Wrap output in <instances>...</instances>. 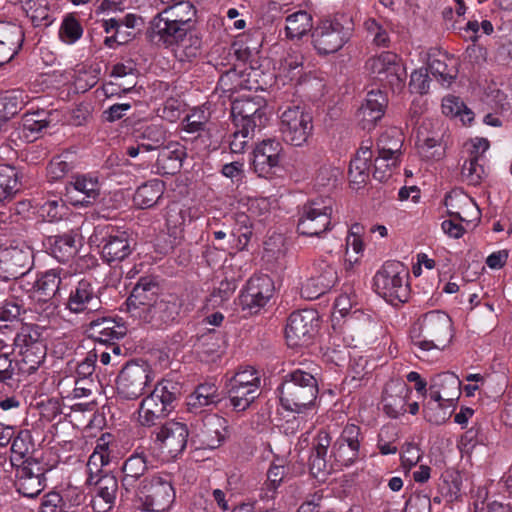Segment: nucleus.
I'll use <instances>...</instances> for the list:
<instances>
[{
    "instance_id": "f257e3e1",
    "label": "nucleus",
    "mask_w": 512,
    "mask_h": 512,
    "mask_svg": "<svg viewBox=\"0 0 512 512\" xmlns=\"http://www.w3.org/2000/svg\"><path fill=\"white\" fill-rule=\"evenodd\" d=\"M163 5L164 8L149 22L147 36L152 43L170 48L193 30L197 10L189 0L163 3Z\"/></svg>"
},
{
    "instance_id": "f03ea898",
    "label": "nucleus",
    "mask_w": 512,
    "mask_h": 512,
    "mask_svg": "<svg viewBox=\"0 0 512 512\" xmlns=\"http://www.w3.org/2000/svg\"><path fill=\"white\" fill-rule=\"evenodd\" d=\"M182 393L181 385L173 380L158 382L138 408V422L143 427L157 425L175 409Z\"/></svg>"
},
{
    "instance_id": "7ed1b4c3",
    "label": "nucleus",
    "mask_w": 512,
    "mask_h": 512,
    "mask_svg": "<svg viewBox=\"0 0 512 512\" xmlns=\"http://www.w3.org/2000/svg\"><path fill=\"white\" fill-rule=\"evenodd\" d=\"M461 381L449 372L435 376L429 387V401L424 405L425 419L436 425L446 422L450 414L447 408L454 406L461 395Z\"/></svg>"
},
{
    "instance_id": "20e7f679",
    "label": "nucleus",
    "mask_w": 512,
    "mask_h": 512,
    "mask_svg": "<svg viewBox=\"0 0 512 512\" xmlns=\"http://www.w3.org/2000/svg\"><path fill=\"white\" fill-rule=\"evenodd\" d=\"M279 392L280 402L285 410L303 413L314 405L318 395V383L312 374L298 369L285 377Z\"/></svg>"
},
{
    "instance_id": "39448f33",
    "label": "nucleus",
    "mask_w": 512,
    "mask_h": 512,
    "mask_svg": "<svg viewBox=\"0 0 512 512\" xmlns=\"http://www.w3.org/2000/svg\"><path fill=\"white\" fill-rule=\"evenodd\" d=\"M354 23L347 14H335L321 20L312 31V44L319 55L339 51L352 37Z\"/></svg>"
},
{
    "instance_id": "423d86ee",
    "label": "nucleus",
    "mask_w": 512,
    "mask_h": 512,
    "mask_svg": "<svg viewBox=\"0 0 512 512\" xmlns=\"http://www.w3.org/2000/svg\"><path fill=\"white\" fill-rule=\"evenodd\" d=\"M409 272L399 261H387L373 278L375 292L388 303L397 306L408 301L410 286Z\"/></svg>"
},
{
    "instance_id": "0eeeda50",
    "label": "nucleus",
    "mask_w": 512,
    "mask_h": 512,
    "mask_svg": "<svg viewBox=\"0 0 512 512\" xmlns=\"http://www.w3.org/2000/svg\"><path fill=\"white\" fill-rule=\"evenodd\" d=\"M452 339V321L442 311H430L419 322V334L412 335L413 345L425 353L433 349L441 350Z\"/></svg>"
},
{
    "instance_id": "6e6552de",
    "label": "nucleus",
    "mask_w": 512,
    "mask_h": 512,
    "mask_svg": "<svg viewBox=\"0 0 512 512\" xmlns=\"http://www.w3.org/2000/svg\"><path fill=\"white\" fill-rule=\"evenodd\" d=\"M154 376V371L147 362H127L116 379L118 398L129 401L139 399L151 387Z\"/></svg>"
},
{
    "instance_id": "1a4fd4ad",
    "label": "nucleus",
    "mask_w": 512,
    "mask_h": 512,
    "mask_svg": "<svg viewBox=\"0 0 512 512\" xmlns=\"http://www.w3.org/2000/svg\"><path fill=\"white\" fill-rule=\"evenodd\" d=\"M333 200L316 198L305 203L299 210L297 231L309 237H320L332 229Z\"/></svg>"
},
{
    "instance_id": "9d476101",
    "label": "nucleus",
    "mask_w": 512,
    "mask_h": 512,
    "mask_svg": "<svg viewBox=\"0 0 512 512\" xmlns=\"http://www.w3.org/2000/svg\"><path fill=\"white\" fill-rule=\"evenodd\" d=\"M366 70L378 81L389 86L393 92H400L405 86L407 72L398 55L386 51L369 58Z\"/></svg>"
},
{
    "instance_id": "9b49d317",
    "label": "nucleus",
    "mask_w": 512,
    "mask_h": 512,
    "mask_svg": "<svg viewBox=\"0 0 512 512\" xmlns=\"http://www.w3.org/2000/svg\"><path fill=\"white\" fill-rule=\"evenodd\" d=\"M12 467L15 470L14 486L19 494L35 498L46 488V474L50 468L38 459L26 458Z\"/></svg>"
},
{
    "instance_id": "f8f14e48",
    "label": "nucleus",
    "mask_w": 512,
    "mask_h": 512,
    "mask_svg": "<svg viewBox=\"0 0 512 512\" xmlns=\"http://www.w3.org/2000/svg\"><path fill=\"white\" fill-rule=\"evenodd\" d=\"M227 434L226 420L217 414H205L190 423V442L196 448L215 449Z\"/></svg>"
},
{
    "instance_id": "ddd939ff",
    "label": "nucleus",
    "mask_w": 512,
    "mask_h": 512,
    "mask_svg": "<svg viewBox=\"0 0 512 512\" xmlns=\"http://www.w3.org/2000/svg\"><path fill=\"white\" fill-rule=\"evenodd\" d=\"M174 500L175 491L170 481L154 475L137 491L134 502H139L147 512H166Z\"/></svg>"
},
{
    "instance_id": "4468645a",
    "label": "nucleus",
    "mask_w": 512,
    "mask_h": 512,
    "mask_svg": "<svg viewBox=\"0 0 512 512\" xmlns=\"http://www.w3.org/2000/svg\"><path fill=\"white\" fill-rule=\"evenodd\" d=\"M364 435L361 428L355 424H347L339 437L333 443L330 458L338 468L350 467L365 458L361 450Z\"/></svg>"
},
{
    "instance_id": "2eb2a0df",
    "label": "nucleus",
    "mask_w": 512,
    "mask_h": 512,
    "mask_svg": "<svg viewBox=\"0 0 512 512\" xmlns=\"http://www.w3.org/2000/svg\"><path fill=\"white\" fill-rule=\"evenodd\" d=\"M312 130V116L303 107L289 106L282 113L280 132L284 142L301 147L307 143Z\"/></svg>"
},
{
    "instance_id": "dca6fc26",
    "label": "nucleus",
    "mask_w": 512,
    "mask_h": 512,
    "mask_svg": "<svg viewBox=\"0 0 512 512\" xmlns=\"http://www.w3.org/2000/svg\"><path fill=\"white\" fill-rule=\"evenodd\" d=\"M190 436L187 424L167 421L151 433V439L157 449L167 457L176 458L185 450Z\"/></svg>"
},
{
    "instance_id": "f3484780",
    "label": "nucleus",
    "mask_w": 512,
    "mask_h": 512,
    "mask_svg": "<svg viewBox=\"0 0 512 512\" xmlns=\"http://www.w3.org/2000/svg\"><path fill=\"white\" fill-rule=\"evenodd\" d=\"M274 284L268 275L251 277L238 297V306L244 316L260 312L273 296Z\"/></svg>"
},
{
    "instance_id": "a211bd4d",
    "label": "nucleus",
    "mask_w": 512,
    "mask_h": 512,
    "mask_svg": "<svg viewBox=\"0 0 512 512\" xmlns=\"http://www.w3.org/2000/svg\"><path fill=\"white\" fill-rule=\"evenodd\" d=\"M148 470L147 458L143 453H133L122 464L120 479V499L123 502H134L137 497V491L142 487L146 480L150 478L145 474Z\"/></svg>"
},
{
    "instance_id": "6ab92c4d",
    "label": "nucleus",
    "mask_w": 512,
    "mask_h": 512,
    "mask_svg": "<svg viewBox=\"0 0 512 512\" xmlns=\"http://www.w3.org/2000/svg\"><path fill=\"white\" fill-rule=\"evenodd\" d=\"M318 317L313 310L295 311L290 314L285 327L288 346L300 347L310 343L317 331Z\"/></svg>"
},
{
    "instance_id": "aec40b11",
    "label": "nucleus",
    "mask_w": 512,
    "mask_h": 512,
    "mask_svg": "<svg viewBox=\"0 0 512 512\" xmlns=\"http://www.w3.org/2000/svg\"><path fill=\"white\" fill-rule=\"evenodd\" d=\"M99 246L103 260L112 264L126 259L134 250L135 242L127 231L107 227Z\"/></svg>"
},
{
    "instance_id": "412c9836",
    "label": "nucleus",
    "mask_w": 512,
    "mask_h": 512,
    "mask_svg": "<svg viewBox=\"0 0 512 512\" xmlns=\"http://www.w3.org/2000/svg\"><path fill=\"white\" fill-rule=\"evenodd\" d=\"M72 275L64 269H50L39 274L34 284L35 294L39 301L48 302L50 306H57V297L61 290H66L71 283Z\"/></svg>"
},
{
    "instance_id": "4be33fe9",
    "label": "nucleus",
    "mask_w": 512,
    "mask_h": 512,
    "mask_svg": "<svg viewBox=\"0 0 512 512\" xmlns=\"http://www.w3.org/2000/svg\"><path fill=\"white\" fill-rule=\"evenodd\" d=\"M403 139L398 130L393 129L382 133L377 141L379 156L375 160L373 177L379 181L385 180L390 174L383 167L395 166L397 164V156L400 153Z\"/></svg>"
},
{
    "instance_id": "5701e85b",
    "label": "nucleus",
    "mask_w": 512,
    "mask_h": 512,
    "mask_svg": "<svg viewBox=\"0 0 512 512\" xmlns=\"http://www.w3.org/2000/svg\"><path fill=\"white\" fill-rule=\"evenodd\" d=\"M179 316V303L176 294L162 295L160 300L145 311H140L137 318L151 327L162 329L172 324Z\"/></svg>"
},
{
    "instance_id": "b1692460",
    "label": "nucleus",
    "mask_w": 512,
    "mask_h": 512,
    "mask_svg": "<svg viewBox=\"0 0 512 512\" xmlns=\"http://www.w3.org/2000/svg\"><path fill=\"white\" fill-rule=\"evenodd\" d=\"M101 307L102 302L98 291L92 281L85 278L71 289L66 303V308L75 314L90 315L99 311Z\"/></svg>"
},
{
    "instance_id": "393cba45",
    "label": "nucleus",
    "mask_w": 512,
    "mask_h": 512,
    "mask_svg": "<svg viewBox=\"0 0 512 512\" xmlns=\"http://www.w3.org/2000/svg\"><path fill=\"white\" fill-rule=\"evenodd\" d=\"M313 269V274L301 288V295L310 300L330 291L338 280L336 269L324 260L315 263Z\"/></svg>"
},
{
    "instance_id": "a878e982",
    "label": "nucleus",
    "mask_w": 512,
    "mask_h": 512,
    "mask_svg": "<svg viewBox=\"0 0 512 512\" xmlns=\"http://www.w3.org/2000/svg\"><path fill=\"white\" fill-rule=\"evenodd\" d=\"M159 294L160 286L153 277H141L126 300L128 312L133 317H137L140 311H145L146 307L160 300Z\"/></svg>"
},
{
    "instance_id": "bb28decb",
    "label": "nucleus",
    "mask_w": 512,
    "mask_h": 512,
    "mask_svg": "<svg viewBox=\"0 0 512 512\" xmlns=\"http://www.w3.org/2000/svg\"><path fill=\"white\" fill-rule=\"evenodd\" d=\"M231 113L235 126H246L260 130L266 126L268 121L265 108L259 102L249 98L233 101Z\"/></svg>"
},
{
    "instance_id": "cd10ccee",
    "label": "nucleus",
    "mask_w": 512,
    "mask_h": 512,
    "mask_svg": "<svg viewBox=\"0 0 512 512\" xmlns=\"http://www.w3.org/2000/svg\"><path fill=\"white\" fill-rule=\"evenodd\" d=\"M66 197L73 205L88 206L100 195V183L91 175H76L65 186Z\"/></svg>"
},
{
    "instance_id": "c85d7f7f",
    "label": "nucleus",
    "mask_w": 512,
    "mask_h": 512,
    "mask_svg": "<svg viewBox=\"0 0 512 512\" xmlns=\"http://www.w3.org/2000/svg\"><path fill=\"white\" fill-rule=\"evenodd\" d=\"M282 144L275 139L263 140L253 151L252 166L260 177H269L279 166Z\"/></svg>"
},
{
    "instance_id": "c756f323",
    "label": "nucleus",
    "mask_w": 512,
    "mask_h": 512,
    "mask_svg": "<svg viewBox=\"0 0 512 512\" xmlns=\"http://www.w3.org/2000/svg\"><path fill=\"white\" fill-rule=\"evenodd\" d=\"M218 387L214 383H203L186 398L187 411L197 417L207 414V408L222 402Z\"/></svg>"
},
{
    "instance_id": "7c9ffc66",
    "label": "nucleus",
    "mask_w": 512,
    "mask_h": 512,
    "mask_svg": "<svg viewBox=\"0 0 512 512\" xmlns=\"http://www.w3.org/2000/svg\"><path fill=\"white\" fill-rule=\"evenodd\" d=\"M24 42L21 26L9 21H0V66L18 54Z\"/></svg>"
},
{
    "instance_id": "2f4dec72",
    "label": "nucleus",
    "mask_w": 512,
    "mask_h": 512,
    "mask_svg": "<svg viewBox=\"0 0 512 512\" xmlns=\"http://www.w3.org/2000/svg\"><path fill=\"white\" fill-rule=\"evenodd\" d=\"M94 495L91 500V506L95 512H107L115 503L116 495L119 490L118 480L112 474H104L97 478L93 483Z\"/></svg>"
},
{
    "instance_id": "473e14b6",
    "label": "nucleus",
    "mask_w": 512,
    "mask_h": 512,
    "mask_svg": "<svg viewBox=\"0 0 512 512\" xmlns=\"http://www.w3.org/2000/svg\"><path fill=\"white\" fill-rule=\"evenodd\" d=\"M387 97L381 90H372L367 93L365 102L357 111V118L363 129H372L379 121L387 106Z\"/></svg>"
},
{
    "instance_id": "72a5a7b5",
    "label": "nucleus",
    "mask_w": 512,
    "mask_h": 512,
    "mask_svg": "<svg viewBox=\"0 0 512 512\" xmlns=\"http://www.w3.org/2000/svg\"><path fill=\"white\" fill-rule=\"evenodd\" d=\"M86 333L89 338L102 345L122 339L127 328L112 318L101 317L90 321Z\"/></svg>"
},
{
    "instance_id": "f704fd0d",
    "label": "nucleus",
    "mask_w": 512,
    "mask_h": 512,
    "mask_svg": "<svg viewBox=\"0 0 512 512\" xmlns=\"http://www.w3.org/2000/svg\"><path fill=\"white\" fill-rule=\"evenodd\" d=\"M43 246L52 257L62 263L68 262L78 252L76 233L73 231L48 236L44 239Z\"/></svg>"
},
{
    "instance_id": "c9c22d12",
    "label": "nucleus",
    "mask_w": 512,
    "mask_h": 512,
    "mask_svg": "<svg viewBox=\"0 0 512 512\" xmlns=\"http://www.w3.org/2000/svg\"><path fill=\"white\" fill-rule=\"evenodd\" d=\"M195 217L191 208L180 203L173 202L166 207V228L174 242L182 239L186 223L191 222Z\"/></svg>"
},
{
    "instance_id": "e433bc0d",
    "label": "nucleus",
    "mask_w": 512,
    "mask_h": 512,
    "mask_svg": "<svg viewBox=\"0 0 512 512\" xmlns=\"http://www.w3.org/2000/svg\"><path fill=\"white\" fill-rule=\"evenodd\" d=\"M457 62L446 53L434 52L428 57V69L442 83L451 84L457 77Z\"/></svg>"
},
{
    "instance_id": "4c0bfd02",
    "label": "nucleus",
    "mask_w": 512,
    "mask_h": 512,
    "mask_svg": "<svg viewBox=\"0 0 512 512\" xmlns=\"http://www.w3.org/2000/svg\"><path fill=\"white\" fill-rule=\"evenodd\" d=\"M0 265H3L2 269L8 274L7 277L23 276L30 269L29 253L17 248L7 249L1 253Z\"/></svg>"
},
{
    "instance_id": "58836bf2",
    "label": "nucleus",
    "mask_w": 512,
    "mask_h": 512,
    "mask_svg": "<svg viewBox=\"0 0 512 512\" xmlns=\"http://www.w3.org/2000/svg\"><path fill=\"white\" fill-rule=\"evenodd\" d=\"M372 155L370 146H362L350 161L348 171L350 182L357 188L366 183L369 178Z\"/></svg>"
},
{
    "instance_id": "ea45409f",
    "label": "nucleus",
    "mask_w": 512,
    "mask_h": 512,
    "mask_svg": "<svg viewBox=\"0 0 512 512\" xmlns=\"http://www.w3.org/2000/svg\"><path fill=\"white\" fill-rule=\"evenodd\" d=\"M259 396L258 389L251 387L228 384V398L225 400V407H231L236 412L246 410Z\"/></svg>"
},
{
    "instance_id": "a19ab883",
    "label": "nucleus",
    "mask_w": 512,
    "mask_h": 512,
    "mask_svg": "<svg viewBox=\"0 0 512 512\" xmlns=\"http://www.w3.org/2000/svg\"><path fill=\"white\" fill-rule=\"evenodd\" d=\"M164 189L163 181L152 179L137 188L133 201L141 209L151 208L162 197Z\"/></svg>"
},
{
    "instance_id": "79ce46f5",
    "label": "nucleus",
    "mask_w": 512,
    "mask_h": 512,
    "mask_svg": "<svg viewBox=\"0 0 512 512\" xmlns=\"http://www.w3.org/2000/svg\"><path fill=\"white\" fill-rule=\"evenodd\" d=\"M172 47H175L174 54L179 61L190 62L201 54L202 39L193 28L189 34L182 37L170 48Z\"/></svg>"
},
{
    "instance_id": "37998d69",
    "label": "nucleus",
    "mask_w": 512,
    "mask_h": 512,
    "mask_svg": "<svg viewBox=\"0 0 512 512\" xmlns=\"http://www.w3.org/2000/svg\"><path fill=\"white\" fill-rule=\"evenodd\" d=\"M44 328L36 324H24L17 332L13 345L19 350L39 346H46L43 338Z\"/></svg>"
},
{
    "instance_id": "c03bdc74",
    "label": "nucleus",
    "mask_w": 512,
    "mask_h": 512,
    "mask_svg": "<svg viewBox=\"0 0 512 512\" xmlns=\"http://www.w3.org/2000/svg\"><path fill=\"white\" fill-rule=\"evenodd\" d=\"M28 96L22 90L7 91L0 96V116L3 121L19 113L27 103Z\"/></svg>"
},
{
    "instance_id": "a18cd8bd",
    "label": "nucleus",
    "mask_w": 512,
    "mask_h": 512,
    "mask_svg": "<svg viewBox=\"0 0 512 512\" xmlns=\"http://www.w3.org/2000/svg\"><path fill=\"white\" fill-rule=\"evenodd\" d=\"M11 444V465L19 464L20 461H25L30 458L29 454L34 449V441L32 434L29 430H20L17 434L14 433Z\"/></svg>"
},
{
    "instance_id": "49530a36",
    "label": "nucleus",
    "mask_w": 512,
    "mask_h": 512,
    "mask_svg": "<svg viewBox=\"0 0 512 512\" xmlns=\"http://www.w3.org/2000/svg\"><path fill=\"white\" fill-rule=\"evenodd\" d=\"M76 166V155L72 152H63L54 156L47 166V178L49 181H57L64 178Z\"/></svg>"
},
{
    "instance_id": "de8ad7c7",
    "label": "nucleus",
    "mask_w": 512,
    "mask_h": 512,
    "mask_svg": "<svg viewBox=\"0 0 512 512\" xmlns=\"http://www.w3.org/2000/svg\"><path fill=\"white\" fill-rule=\"evenodd\" d=\"M448 214L459 221H466L462 215L464 208H476L472 199L460 189L450 191L444 199Z\"/></svg>"
},
{
    "instance_id": "09e8293b",
    "label": "nucleus",
    "mask_w": 512,
    "mask_h": 512,
    "mask_svg": "<svg viewBox=\"0 0 512 512\" xmlns=\"http://www.w3.org/2000/svg\"><path fill=\"white\" fill-rule=\"evenodd\" d=\"M24 312L23 304L15 299L6 300L0 304V332L3 334L12 332Z\"/></svg>"
},
{
    "instance_id": "8fccbe9b",
    "label": "nucleus",
    "mask_w": 512,
    "mask_h": 512,
    "mask_svg": "<svg viewBox=\"0 0 512 512\" xmlns=\"http://www.w3.org/2000/svg\"><path fill=\"white\" fill-rule=\"evenodd\" d=\"M411 391L402 385L396 394L386 392L383 397L384 411L391 418H398L407 412V401Z\"/></svg>"
},
{
    "instance_id": "3c124183",
    "label": "nucleus",
    "mask_w": 512,
    "mask_h": 512,
    "mask_svg": "<svg viewBox=\"0 0 512 512\" xmlns=\"http://www.w3.org/2000/svg\"><path fill=\"white\" fill-rule=\"evenodd\" d=\"M22 8L35 27L48 26L52 20L48 0H22Z\"/></svg>"
},
{
    "instance_id": "603ef678",
    "label": "nucleus",
    "mask_w": 512,
    "mask_h": 512,
    "mask_svg": "<svg viewBox=\"0 0 512 512\" xmlns=\"http://www.w3.org/2000/svg\"><path fill=\"white\" fill-rule=\"evenodd\" d=\"M312 27V17L306 11H297L286 18V36L290 39L301 38Z\"/></svg>"
},
{
    "instance_id": "864d4df0",
    "label": "nucleus",
    "mask_w": 512,
    "mask_h": 512,
    "mask_svg": "<svg viewBox=\"0 0 512 512\" xmlns=\"http://www.w3.org/2000/svg\"><path fill=\"white\" fill-rule=\"evenodd\" d=\"M286 472V468L283 465L272 464L270 466L267 472V479L262 485L259 494L262 500H272L275 498Z\"/></svg>"
},
{
    "instance_id": "5fc2aeb1",
    "label": "nucleus",
    "mask_w": 512,
    "mask_h": 512,
    "mask_svg": "<svg viewBox=\"0 0 512 512\" xmlns=\"http://www.w3.org/2000/svg\"><path fill=\"white\" fill-rule=\"evenodd\" d=\"M182 151L163 147L159 150L156 160L157 169L163 174H174L181 168Z\"/></svg>"
},
{
    "instance_id": "6e6d98bb",
    "label": "nucleus",
    "mask_w": 512,
    "mask_h": 512,
    "mask_svg": "<svg viewBox=\"0 0 512 512\" xmlns=\"http://www.w3.org/2000/svg\"><path fill=\"white\" fill-rule=\"evenodd\" d=\"M21 355L20 370L24 373H34L44 362L46 357V346H37L19 350Z\"/></svg>"
},
{
    "instance_id": "4d7b16f0",
    "label": "nucleus",
    "mask_w": 512,
    "mask_h": 512,
    "mask_svg": "<svg viewBox=\"0 0 512 512\" xmlns=\"http://www.w3.org/2000/svg\"><path fill=\"white\" fill-rule=\"evenodd\" d=\"M18 189L15 169L11 166L0 167V205L10 201Z\"/></svg>"
},
{
    "instance_id": "13d9d810",
    "label": "nucleus",
    "mask_w": 512,
    "mask_h": 512,
    "mask_svg": "<svg viewBox=\"0 0 512 512\" xmlns=\"http://www.w3.org/2000/svg\"><path fill=\"white\" fill-rule=\"evenodd\" d=\"M244 79V71H238L236 67L225 71L219 78L218 85L225 93H234L249 88Z\"/></svg>"
},
{
    "instance_id": "bf43d9fd",
    "label": "nucleus",
    "mask_w": 512,
    "mask_h": 512,
    "mask_svg": "<svg viewBox=\"0 0 512 512\" xmlns=\"http://www.w3.org/2000/svg\"><path fill=\"white\" fill-rule=\"evenodd\" d=\"M442 112L449 117L461 116L463 122H471L473 120V113L471 110L465 106L459 97L453 95H448L443 98Z\"/></svg>"
},
{
    "instance_id": "052dcab7",
    "label": "nucleus",
    "mask_w": 512,
    "mask_h": 512,
    "mask_svg": "<svg viewBox=\"0 0 512 512\" xmlns=\"http://www.w3.org/2000/svg\"><path fill=\"white\" fill-rule=\"evenodd\" d=\"M478 155L470 156L468 160L464 162L461 169L462 181L468 185H479L481 183L484 168L479 163Z\"/></svg>"
},
{
    "instance_id": "680f3d73",
    "label": "nucleus",
    "mask_w": 512,
    "mask_h": 512,
    "mask_svg": "<svg viewBox=\"0 0 512 512\" xmlns=\"http://www.w3.org/2000/svg\"><path fill=\"white\" fill-rule=\"evenodd\" d=\"M303 64L304 55L301 51L292 50L288 51L281 60L280 69L287 77L293 79L301 74Z\"/></svg>"
},
{
    "instance_id": "e2e57ef3",
    "label": "nucleus",
    "mask_w": 512,
    "mask_h": 512,
    "mask_svg": "<svg viewBox=\"0 0 512 512\" xmlns=\"http://www.w3.org/2000/svg\"><path fill=\"white\" fill-rule=\"evenodd\" d=\"M364 27L367 33L372 37L374 45L384 48L389 47V33L375 18L365 20Z\"/></svg>"
},
{
    "instance_id": "0e129e2a",
    "label": "nucleus",
    "mask_w": 512,
    "mask_h": 512,
    "mask_svg": "<svg viewBox=\"0 0 512 512\" xmlns=\"http://www.w3.org/2000/svg\"><path fill=\"white\" fill-rule=\"evenodd\" d=\"M59 34L64 42L72 44L81 38L83 29L74 17H66L61 25Z\"/></svg>"
},
{
    "instance_id": "69168bd1",
    "label": "nucleus",
    "mask_w": 512,
    "mask_h": 512,
    "mask_svg": "<svg viewBox=\"0 0 512 512\" xmlns=\"http://www.w3.org/2000/svg\"><path fill=\"white\" fill-rule=\"evenodd\" d=\"M255 129L246 126H236L233 132L230 149L233 153H241L245 150L247 144L254 136Z\"/></svg>"
},
{
    "instance_id": "338daca9",
    "label": "nucleus",
    "mask_w": 512,
    "mask_h": 512,
    "mask_svg": "<svg viewBox=\"0 0 512 512\" xmlns=\"http://www.w3.org/2000/svg\"><path fill=\"white\" fill-rule=\"evenodd\" d=\"M231 384L251 387L252 389H258L260 386V379L257 376L256 371L252 367H247L237 372L229 381Z\"/></svg>"
},
{
    "instance_id": "774afa93",
    "label": "nucleus",
    "mask_w": 512,
    "mask_h": 512,
    "mask_svg": "<svg viewBox=\"0 0 512 512\" xmlns=\"http://www.w3.org/2000/svg\"><path fill=\"white\" fill-rule=\"evenodd\" d=\"M421 458L422 452L417 444H405L401 453V463L405 469L410 470L412 467L416 466Z\"/></svg>"
}]
</instances>
